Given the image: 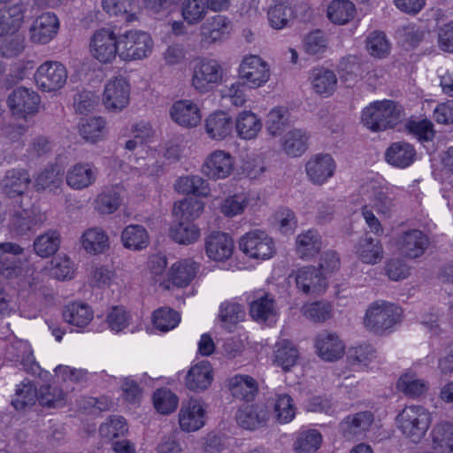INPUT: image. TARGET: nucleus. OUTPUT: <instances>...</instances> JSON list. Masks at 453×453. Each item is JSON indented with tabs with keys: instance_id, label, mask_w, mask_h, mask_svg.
Instances as JSON below:
<instances>
[{
	"instance_id": "1",
	"label": "nucleus",
	"mask_w": 453,
	"mask_h": 453,
	"mask_svg": "<svg viewBox=\"0 0 453 453\" xmlns=\"http://www.w3.org/2000/svg\"><path fill=\"white\" fill-rule=\"evenodd\" d=\"M402 118L401 107L391 100L376 101L362 111L361 121L367 128L380 132L393 128Z\"/></svg>"
},
{
	"instance_id": "2",
	"label": "nucleus",
	"mask_w": 453,
	"mask_h": 453,
	"mask_svg": "<svg viewBox=\"0 0 453 453\" xmlns=\"http://www.w3.org/2000/svg\"><path fill=\"white\" fill-rule=\"evenodd\" d=\"M398 428L412 442L418 443L426 435L431 423V413L423 406H406L396 418Z\"/></svg>"
},
{
	"instance_id": "3",
	"label": "nucleus",
	"mask_w": 453,
	"mask_h": 453,
	"mask_svg": "<svg viewBox=\"0 0 453 453\" xmlns=\"http://www.w3.org/2000/svg\"><path fill=\"white\" fill-rule=\"evenodd\" d=\"M401 315L402 309L397 305L385 301H376L368 306L363 323L368 331L381 334L397 324Z\"/></svg>"
},
{
	"instance_id": "4",
	"label": "nucleus",
	"mask_w": 453,
	"mask_h": 453,
	"mask_svg": "<svg viewBox=\"0 0 453 453\" xmlns=\"http://www.w3.org/2000/svg\"><path fill=\"white\" fill-rule=\"evenodd\" d=\"M223 73L217 60L198 58L192 67L191 87L199 93H207L222 81Z\"/></svg>"
},
{
	"instance_id": "5",
	"label": "nucleus",
	"mask_w": 453,
	"mask_h": 453,
	"mask_svg": "<svg viewBox=\"0 0 453 453\" xmlns=\"http://www.w3.org/2000/svg\"><path fill=\"white\" fill-rule=\"evenodd\" d=\"M119 47L122 60H138L150 55L153 41L148 33L130 30L119 35Z\"/></svg>"
},
{
	"instance_id": "6",
	"label": "nucleus",
	"mask_w": 453,
	"mask_h": 453,
	"mask_svg": "<svg viewBox=\"0 0 453 453\" xmlns=\"http://www.w3.org/2000/svg\"><path fill=\"white\" fill-rule=\"evenodd\" d=\"M44 216L32 206L29 197L21 198L15 206L10 221V228L17 235H25L40 226Z\"/></svg>"
},
{
	"instance_id": "7",
	"label": "nucleus",
	"mask_w": 453,
	"mask_h": 453,
	"mask_svg": "<svg viewBox=\"0 0 453 453\" xmlns=\"http://www.w3.org/2000/svg\"><path fill=\"white\" fill-rule=\"evenodd\" d=\"M38 88L45 92H55L62 88L67 81L65 66L58 61L42 63L35 73Z\"/></svg>"
},
{
	"instance_id": "8",
	"label": "nucleus",
	"mask_w": 453,
	"mask_h": 453,
	"mask_svg": "<svg viewBox=\"0 0 453 453\" xmlns=\"http://www.w3.org/2000/svg\"><path fill=\"white\" fill-rule=\"evenodd\" d=\"M239 78L251 88H257L266 83L270 78L268 64L257 55L243 58L239 68Z\"/></svg>"
},
{
	"instance_id": "9",
	"label": "nucleus",
	"mask_w": 453,
	"mask_h": 453,
	"mask_svg": "<svg viewBox=\"0 0 453 453\" xmlns=\"http://www.w3.org/2000/svg\"><path fill=\"white\" fill-rule=\"evenodd\" d=\"M240 250L251 258L267 259L275 250L273 239L264 231L256 229L240 238Z\"/></svg>"
},
{
	"instance_id": "10",
	"label": "nucleus",
	"mask_w": 453,
	"mask_h": 453,
	"mask_svg": "<svg viewBox=\"0 0 453 453\" xmlns=\"http://www.w3.org/2000/svg\"><path fill=\"white\" fill-rule=\"evenodd\" d=\"M90 52L101 63H111L119 56V37L110 28L96 30L90 40Z\"/></svg>"
},
{
	"instance_id": "11",
	"label": "nucleus",
	"mask_w": 453,
	"mask_h": 453,
	"mask_svg": "<svg viewBox=\"0 0 453 453\" xmlns=\"http://www.w3.org/2000/svg\"><path fill=\"white\" fill-rule=\"evenodd\" d=\"M40 103V97L36 92L24 87L15 88L8 97V105L14 116L19 119H26L34 115Z\"/></svg>"
},
{
	"instance_id": "12",
	"label": "nucleus",
	"mask_w": 453,
	"mask_h": 453,
	"mask_svg": "<svg viewBox=\"0 0 453 453\" xmlns=\"http://www.w3.org/2000/svg\"><path fill=\"white\" fill-rule=\"evenodd\" d=\"M130 87L123 77L110 80L104 88L103 103L105 108L112 111H122L129 103Z\"/></svg>"
},
{
	"instance_id": "13",
	"label": "nucleus",
	"mask_w": 453,
	"mask_h": 453,
	"mask_svg": "<svg viewBox=\"0 0 453 453\" xmlns=\"http://www.w3.org/2000/svg\"><path fill=\"white\" fill-rule=\"evenodd\" d=\"M59 20L53 12L39 15L29 27V39L36 44L49 43L58 33Z\"/></svg>"
},
{
	"instance_id": "14",
	"label": "nucleus",
	"mask_w": 453,
	"mask_h": 453,
	"mask_svg": "<svg viewBox=\"0 0 453 453\" xmlns=\"http://www.w3.org/2000/svg\"><path fill=\"white\" fill-rule=\"evenodd\" d=\"M179 425L183 432H196L205 425V408L203 403L191 398L182 403L179 411Z\"/></svg>"
},
{
	"instance_id": "15",
	"label": "nucleus",
	"mask_w": 453,
	"mask_h": 453,
	"mask_svg": "<svg viewBox=\"0 0 453 453\" xmlns=\"http://www.w3.org/2000/svg\"><path fill=\"white\" fill-rule=\"evenodd\" d=\"M395 243L400 254L409 258H417L428 248L429 239L422 231L411 229L400 234Z\"/></svg>"
},
{
	"instance_id": "16",
	"label": "nucleus",
	"mask_w": 453,
	"mask_h": 453,
	"mask_svg": "<svg viewBox=\"0 0 453 453\" xmlns=\"http://www.w3.org/2000/svg\"><path fill=\"white\" fill-rule=\"evenodd\" d=\"M296 287L306 295L323 293L327 282L320 270L315 266H303L295 273Z\"/></svg>"
},
{
	"instance_id": "17",
	"label": "nucleus",
	"mask_w": 453,
	"mask_h": 453,
	"mask_svg": "<svg viewBox=\"0 0 453 453\" xmlns=\"http://www.w3.org/2000/svg\"><path fill=\"white\" fill-rule=\"evenodd\" d=\"M234 165V160L230 153L224 150H215L204 161L202 172L213 180L225 179L232 173Z\"/></svg>"
},
{
	"instance_id": "18",
	"label": "nucleus",
	"mask_w": 453,
	"mask_h": 453,
	"mask_svg": "<svg viewBox=\"0 0 453 453\" xmlns=\"http://www.w3.org/2000/svg\"><path fill=\"white\" fill-rule=\"evenodd\" d=\"M231 22L222 15H215L208 19L200 27V42L203 47H208L221 41L230 33Z\"/></svg>"
},
{
	"instance_id": "19",
	"label": "nucleus",
	"mask_w": 453,
	"mask_h": 453,
	"mask_svg": "<svg viewBox=\"0 0 453 453\" xmlns=\"http://www.w3.org/2000/svg\"><path fill=\"white\" fill-rule=\"evenodd\" d=\"M305 170L312 183L322 185L334 175L335 163L329 154H319L308 160Z\"/></svg>"
},
{
	"instance_id": "20",
	"label": "nucleus",
	"mask_w": 453,
	"mask_h": 453,
	"mask_svg": "<svg viewBox=\"0 0 453 453\" xmlns=\"http://www.w3.org/2000/svg\"><path fill=\"white\" fill-rule=\"evenodd\" d=\"M198 264L191 260H182L173 264L167 273V280H163L160 286L164 289H170L172 283L173 286L182 288L188 286L195 278Z\"/></svg>"
},
{
	"instance_id": "21",
	"label": "nucleus",
	"mask_w": 453,
	"mask_h": 453,
	"mask_svg": "<svg viewBox=\"0 0 453 453\" xmlns=\"http://www.w3.org/2000/svg\"><path fill=\"white\" fill-rule=\"evenodd\" d=\"M296 17V11L291 0H273L267 11L269 25L276 30L290 27Z\"/></svg>"
},
{
	"instance_id": "22",
	"label": "nucleus",
	"mask_w": 453,
	"mask_h": 453,
	"mask_svg": "<svg viewBox=\"0 0 453 453\" xmlns=\"http://www.w3.org/2000/svg\"><path fill=\"white\" fill-rule=\"evenodd\" d=\"M315 348L319 357L329 362L340 359L345 350V346L339 336L329 332H322L317 335Z\"/></svg>"
},
{
	"instance_id": "23",
	"label": "nucleus",
	"mask_w": 453,
	"mask_h": 453,
	"mask_svg": "<svg viewBox=\"0 0 453 453\" xmlns=\"http://www.w3.org/2000/svg\"><path fill=\"white\" fill-rule=\"evenodd\" d=\"M97 178V169L90 163H77L65 174L66 184L74 190H82L93 185Z\"/></svg>"
},
{
	"instance_id": "24",
	"label": "nucleus",
	"mask_w": 453,
	"mask_h": 453,
	"mask_svg": "<svg viewBox=\"0 0 453 453\" xmlns=\"http://www.w3.org/2000/svg\"><path fill=\"white\" fill-rule=\"evenodd\" d=\"M373 420V414L369 411L349 415L341 422V431L348 440L361 439L369 430Z\"/></svg>"
},
{
	"instance_id": "25",
	"label": "nucleus",
	"mask_w": 453,
	"mask_h": 453,
	"mask_svg": "<svg viewBox=\"0 0 453 453\" xmlns=\"http://www.w3.org/2000/svg\"><path fill=\"white\" fill-rule=\"evenodd\" d=\"M23 249L12 242L0 243V274L12 279L21 273L20 260L16 257Z\"/></svg>"
},
{
	"instance_id": "26",
	"label": "nucleus",
	"mask_w": 453,
	"mask_h": 453,
	"mask_svg": "<svg viewBox=\"0 0 453 453\" xmlns=\"http://www.w3.org/2000/svg\"><path fill=\"white\" fill-rule=\"evenodd\" d=\"M234 250V242L226 233L214 232L211 234L205 242L207 256L215 261L228 259Z\"/></svg>"
},
{
	"instance_id": "27",
	"label": "nucleus",
	"mask_w": 453,
	"mask_h": 453,
	"mask_svg": "<svg viewBox=\"0 0 453 453\" xmlns=\"http://www.w3.org/2000/svg\"><path fill=\"white\" fill-rule=\"evenodd\" d=\"M7 355L11 360L19 363L27 372L37 374L40 372V366L27 342L16 340L12 342L7 348Z\"/></svg>"
},
{
	"instance_id": "28",
	"label": "nucleus",
	"mask_w": 453,
	"mask_h": 453,
	"mask_svg": "<svg viewBox=\"0 0 453 453\" xmlns=\"http://www.w3.org/2000/svg\"><path fill=\"white\" fill-rule=\"evenodd\" d=\"M170 114L174 122L185 127L197 126L202 118L198 106L189 100L175 102L170 109Z\"/></svg>"
},
{
	"instance_id": "29",
	"label": "nucleus",
	"mask_w": 453,
	"mask_h": 453,
	"mask_svg": "<svg viewBox=\"0 0 453 453\" xmlns=\"http://www.w3.org/2000/svg\"><path fill=\"white\" fill-rule=\"evenodd\" d=\"M31 179L25 170L12 169L1 181L3 192L9 197L22 196L28 189Z\"/></svg>"
},
{
	"instance_id": "30",
	"label": "nucleus",
	"mask_w": 453,
	"mask_h": 453,
	"mask_svg": "<svg viewBox=\"0 0 453 453\" xmlns=\"http://www.w3.org/2000/svg\"><path fill=\"white\" fill-rule=\"evenodd\" d=\"M364 193L368 196L373 208L379 213L388 215L395 208L394 198L388 194V188L371 181L363 187Z\"/></svg>"
},
{
	"instance_id": "31",
	"label": "nucleus",
	"mask_w": 453,
	"mask_h": 453,
	"mask_svg": "<svg viewBox=\"0 0 453 453\" xmlns=\"http://www.w3.org/2000/svg\"><path fill=\"white\" fill-rule=\"evenodd\" d=\"M269 413L265 406L246 405L236 413L237 423L244 429L256 430L266 425Z\"/></svg>"
},
{
	"instance_id": "32",
	"label": "nucleus",
	"mask_w": 453,
	"mask_h": 453,
	"mask_svg": "<svg viewBox=\"0 0 453 453\" xmlns=\"http://www.w3.org/2000/svg\"><path fill=\"white\" fill-rule=\"evenodd\" d=\"M25 12L21 3L0 9V36L14 35L24 21Z\"/></svg>"
},
{
	"instance_id": "33",
	"label": "nucleus",
	"mask_w": 453,
	"mask_h": 453,
	"mask_svg": "<svg viewBox=\"0 0 453 453\" xmlns=\"http://www.w3.org/2000/svg\"><path fill=\"white\" fill-rule=\"evenodd\" d=\"M323 247L322 237L317 230L309 229L296 238V251L303 260H309L319 254Z\"/></svg>"
},
{
	"instance_id": "34",
	"label": "nucleus",
	"mask_w": 453,
	"mask_h": 453,
	"mask_svg": "<svg viewBox=\"0 0 453 453\" xmlns=\"http://www.w3.org/2000/svg\"><path fill=\"white\" fill-rule=\"evenodd\" d=\"M212 379V368L210 363L202 361L189 369L185 378V385L191 391L200 392L208 388Z\"/></svg>"
},
{
	"instance_id": "35",
	"label": "nucleus",
	"mask_w": 453,
	"mask_h": 453,
	"mask_svg": "<svg viewBox=\"0 0 453 453\" xmlns=\"http://www.w3.org/2000/svg\"><path fill=\"white\" fill-rule=\"evenodd\" d=\"M415 157L413 145L406 142H393L385 152L386 161L398 168L408 167L415 161Z\"/></svg>"
},
{
	"instance_id": "36",
	"label": "nucleus",
	"mask_w": 453,
	"mask_h": 453,
	"mask_svg": "<svg viewBox=\"0 0 453 453\" xmlns=\"http://www.w3.org/2000/svg\"><path fill=\"white\" fill-rule=\"evenodd\" d=\"M227 388L231 395L239 400L251 402L258 391V385L250 375L237 374L227 380Z\"/></svg>"
},
{
	"instance_id": "37",
	"label": "nucleus",
	"mask_w": 453,
	"mask_h": 453,
	"mask_svg": "<svg viewBox=\"0 0 453 453\" xmlns=\"http://www.w3.org/2000/svg\"><path fill=\"white\" fill-rule=\"evenodd\" d=\"M234 122L228 113L219 111L211 113L205 120V131L214 140H223L232 134Z\"/></svg>"
},
{
	"instance_id": "38",
	"label": "nucleus",
	"mask_w": 453,
	"mask_h": 453,
	"mask_svg": "<svg viewBox=\"0 0 453 453\" xmlns=\"http://www.w3.org/2000/svg\"><path fill=\"white\" fill-rule=\"evenodd\" d=\"M310 81L313 91L325 96L332 95L337 86L334 72L324 67L313 68L310 73Z\"/></svg>"
},
{
	"instance_id": "39",
	"label": "nucleus",
	"mask_w": 453,
	"mask_h": 453,
	"mask_svg": "<svg viewBox=\"0 0 453 453\" xmlns=\"http://www.w3.org/2000/svg\"><path fill=\"white\" fill-rule=\"evenodd\" d=\"M250 316L257 321L265 322L276 316L275 302L269 294H257L250 303Z\"/></svg>"
},
{
	"instance_id": "40",
	"label": "nucleus",
	"mask_w": 453,
	"mask_h": 453,
	"mask_svg": "<svg viewBox=\"0 0 453 453\" xmlns=\"http://www.w3.org/2000/svg\"><path fill=\"white\" fill-rule=\"evenodd\" d=\"M358 257L366 264L374 265L381 261L383 248L380 240L365 235L356 247Z\"/></svg>"
},
{
	"instance_id": "41",
	"label": "nucleus",
	"mask_w": 453,
	"mask_h": 453,
	"mask_svg": "<svg viewBox=\"0 0 453 453\" xmlns=\"http://www.w3.org/2000/svg\"><path fill=\"white\" fill-rule=\"evenodd\" d=\"M63 319L72 326L85 327L93 319V311L83 303H72L63 309Z\"/></svg>"
},
{
	"instance_id": "42",
	"label": "nucleus",
	"mask_w": 453,
	"mask_h": 453,
	"mask_svg": "<svg viewBox=\"0 0 453 453\" xmlns=\"http://www.w3.org/2000/svg\"><path fill=\"white\" fill-rule=\"evenodd\" d=\"M121 242L128 250H141L149 244V234L141 225H129L121 233Z\"/></svg>"
},
{
	"instance_id": "43",
	"label": "nucleus",
	"mask_w": 453,
	"mask_h": 453,
	"mask_svg": "<svg viewBox=\"0 0 453 453\" xmlns=\"http://www.w3.org/2000/svg\"><path fill=\"white\" fill-rule=\"evenodd\" d=\"M298 357L299 351L290 341L280 340L275 344L273 362L284 371H288L294 366Z\"/></svg>"
},
{
	"instance_id": "44",
	"label": "nucleus",
	"mask_w": 453,
	"mask_h": 453,
	"mask_svg": "<svg viewBox=\"0 0 453 453\" xmlns=\"http://www.w3.org/2000/svg\"><path fill=\"white\" fill-rule=\"evenodd\" d=\"M432 442L434 449L439 453H453V425L448 422L435 425Z\"/></svg>"
},
{
	"instance_id": "45",
	"label": "nucleus",
	"mask_w": 453,
	"mask_h": 453,
	"mask_svg": "<svg viewBox=\"0 0 453 453\" xmlns=\"http://www.w3.org/2000/svg\"><path fill=\"white\" fill-rule=\"evenodd\" d=\"M83 249L90 254H100L109 248V238L99 227L88 229L81 236Z\"/></svg>"
},
{
	"instance_id": "46",
	"label": "nucleus",
	"mask_w": 453,
	"mask_h": 453,
	"mask_svg": "<svg viewBox=\"0 0 453 453\" xmlns=\"http://www.w3.org/2000/svg\"><path fill=\"white\" fill-rule=\"evenodd\" d=\"M235 128L241 138L253 139L261 130L262 123L256 114L243 111L236 119Z\"/></svg>"
},
{
	"instance_id": "47",
	"label": "nucleus",
	"mask_w": 453,
	"mask_h": 453,
	"mask_svg": "<svg viewBox=\"0 0 453 453\" xmlns=\"http://www.w3.org/2000/svg\"><path fill=\"white\" fill-rule=\"evenodd\" d=\"M355 14V5L349 0H334L327 7V17L336 25L347 24Z\"/></svg>"
},
{
	"instance_id": "48",
	"label": "nucleus",
	"mask_w": 453,
	"mask_h": 453,
	"mask_svg": "<svg viewBox=\"0 0 453 453\" xmlns=\"http://www.w3.org/2000/svg\"><path fill=\"white\" fill-rule=\"evenodd\" d=\"M37 399L36 386L30 380H26L17 385L12 404L17 411H21L27 406L35 404Z\"/></svg>"
},
{
	"instance_id": "49",
	"label": "nucleus",
	"mask_w": 453,
	"mask_h": 453,
	"mask_svg": "<svg viewBox=\"0 0 453 453\" xmlns=\"http://www.w3.org/2000/svg\"><path fill=\"white\" fill-rule=\"evenodd\" d=\"M170 236L180 244L188 245L199 239L200 230L192 222L180 220L171 226Z\"/></svg>"
},
{
	"instance_id": "50",
	"label": "nucleus",
	"mask_w": 453,
	"mask_h": 453,
	"mask_svg": "<svg viewBox=\"0 0 453 453\" xmlns=\"http://www.w3.org/2000/svg\"><path fill=\"white\" fill-rule=\"evenodd\" d=\"M180 12L183 19L194 26L204 19L208 11L205 0H182Z\"/></svg>"
},
{
	"instance_id": "51",
	"label": "nucleus",
	"mask_w": 453,
	"mask_h": 453,
	"mask_svg": "<svg viewBox=\"0 0 453 453\" xmlns=\"http://www.w3.org/2000/svg\"><path fill=\"white\" fill-rule=\"evenodd\" d=\"M308 136L303 130L288 131L282 140L284 151L291 157L301 156L307 149Z\"/></svg>"
},
{
	"instance_id": "52",
	"label": "nucleus",
	"mask_w": 453,
	"mask_h": 453,
	"mask_svg": "<svg viewBox=\"0 0 453 453\" xmlns=\"http://www.w3.org/2000/svg\"><path fill=\"white\" fill-rule=\"evenodd\" d=\"M203 207V203L197 199L185 198L174 203L173 214L179 220L192 222L201 215Z\"/></svg>"
},
{
	"instance_id": "53",
	"label": "nucleus",
	"mask_w": 453,
	"mask_h": 453,
	"mask_svg": "<svg viewBox=\"0 0 453 453\" xmlns=\"http://www.w3.org/2000/svg\"><path fill=\"white\" fill-rule=\"evenodd\" d=\"M289 125V112L284 107L272 109L266 116L265 129L273 137L281 134Z\"/></svg>"
},
{
	"instance_id": "54",
	"label": "nucleus",
	"mask_w": 453,
	"mask_h": 453,
	"mask_svg": "<svg viewBox=\"0 0 453 453\" xmlns=\"http://www.w3.org/2000/svg\"><path fill=\"white\" fill-rule=\"evenodd\" d=\"M322 440V434L316 429L303 431L294 443V449L297 453H315L320 448Z\"/></svg>"
},
{
	"instance_id": "55",
	"label": "nucleus",
	"mask_w": 453,
	"mask_h": 453,
	"mask_svg": "<svg viewBox=\"0 0 453 453\" xmlns=\"http://www.w3.org/2000/svg\"><path fill=\"white\" fill-rule=\"evenodd\" d=\"M60 244V235L57 231H48L39 235L34 242L35 253L42 257H48L56 253Z\"/></svg>"
},
{
	"instance_id": "56",
	"label": "nucleus",
	"mask_w": 453,
	"mask_h": 453,
	"mask_svg": "<svg viewBox=\"0 0 453 453\" xmlns=\"http://www.w3.org/2000/svg\"><path fill=\"white\" fill-rule=\"evenodd\" d=\"M103 9L111 16H121L130 23L136 19L134 11V0H102Z\"/></svg>"
},
{
	"instance_id": "57",
	"label": "nucleus",
	"mask_w": 453,
	"mask_h": 453,
	"mask_svg": "<svg viewBox=\"0 0 453 453\" xmlns=\"http://www.w3.org/2000/svg\"><path fill=\"white\" fill-rule=\"evenodd\" d=\"M121 203L119 188L113 187L102 191L96 199V209L102 214H111Z\"/></svg>"
},
{
	"instance_id": "58",
	"label": "nucleus",
	"mask_w": 453,
	"mask_h": 453,
	"mask_svg": "<svg viewBox=\"0 0 453 453\" xmlns=\"http://www.w3.org/2000/svg\"><path fill=\"white\" fill-rule=\"evenodd\" d=\"M80 134L88 142H97L105 134V120L101 117L84 119L80 127Z\"/></svg>"
},
{
	"instance_id": "59",
	"label": "nucleus",
	"mask_w": 453,
	"mask_h": 453,
	"mask_svg": "<svg viewBox=\"0 0 453 453\" xmlns=\"http://www.w3.org/2000/svg\"><path fill=\"white\" fill-rule=\"evenodd\" d=\"M397 388L406 395L417 397L428 389L427 382L417 378L415 374H404L397 381Z\"/></svg>"
},
{
	"instance_id": "60",
	"label": "nucleus",
	"mask_w": 453,
	"mask_h": 453,
	"mask_svg": "<svg viewBox=\"0 0 453 453\" xmlns=\"http://www.w3.org/2000/svg\"><path fill=\"white\" fill-rule=\"evenodd\" d=\"M62 183V177L58 168L50 166L42 171L35 180L36 190H57Z\"/></svg>"
},
{
	"instance_id": "61",
	"label": "nucleus",
	"mask_w": 453,
	"mask_h": 453,
	"mask_svg": "<svg viewBox=\"0 0 453 453\" xmlns=\"http://www.w3.org/2000/svg\"><path fill=\"white\" fill-rule=\"evenodd\" d=\"M180 321V314L170 308H160L154 311L153 324L162 332H167L178 326Z\"/></svg>"
},
{
	"instance_id": "62",
	"label": "nucleus",
	"mask_w": 453,
	"mask_h": 453,
	"mask_svg": "<svg viewBox=\"0 0 453 453\" xmlns=\"http://www.w3.org/2000/svg\"><path fill=\"white\" fill-rule=\"evenodd\" d=\"M245 316L242 307L236 303H223L220 305L219 319L226 328L232 329Z\"/></svg>"
},
{
	"instance_id": "63",
	"label": "nucleus",
	"mask_w": 453,
	"mask_h": 453,
	"mask_svg": "<svg viewBox=\"0 0 453 453\" xmlns=\"http://www.w3.org/2000/svg\"><path fill=\"white\" fill-rule=\"evenodd\" d=\"M366 49L372 56L381 58L389 53L390 44L383 32L374 31L366 38Z\"/></svg>"
},
{
	"instance_id": "64",
	"label": "nucleus",
	"mask_w": 453,
	"mask_h": 453,
	"mask_svg": "<svg viewBox=\"0 0 453 453\" xmlns=\"http://www.w3.org/2000/svg\"><path fill=\"white\" fill-rule=\"evenodd\" d=\"M155 408L162 414L173 412L178 405V397L170 389H157L153 395Z\"/></svg>"
}]
</instances>
